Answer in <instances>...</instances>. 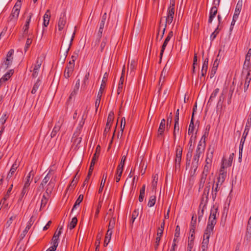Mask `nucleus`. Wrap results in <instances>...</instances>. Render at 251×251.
<instances>
[{
	"label": "nucleus",
	"instance_id": "nucleus-34",
	"mask_svg": "<svg viewBox=\"0 0 251 251\" xmlns=\"http://www.w3.org/2000/svg\"><path fill=\"white\" fill-rule=\"evenodd\" d=\"M13 74V70H10L9 72H7L0 79L2 82L7 81Z\"/></svg>",
	"mask_w": 251,
	"mask_h": 251
},
{
	"label": "nucleus",
	"instance_id": "nucleus-44",
	"mask_svg": "<svg viewBox=\"0 0 251 251\" xmlns=\"http://www.w3.org/2000/svg\"><path fill=\"white\" fill-rule=\"evenodd\" d=\"M48 202L47 195H44L41 200L40 209L43 208L46 205Z\"/></svg>",
	"mask_w": 251,
	"mask_h": 251
},
{
	"label": "nucleus",
	"instance_id": "nucleus-58",
	"mask_svg": "<svg viewBox=\"0 0 251 251\" xmlns=\"http://www.w3.org/2000/svg\"><path fill=\"white\" fill-rule=\"evenodd\" d=\"M243 5V0H238L236 5L235 10L241 11Z\"/></svg>",
	"mask_w": 251,
	"mask_h": 251
},
{
	"label": "nucleus",
	"instance_id": "nucleus-5",
	"mask_svg": "<svg viewBox=\"0 0 251 251\" xmlns=\"http://www.w3.org/2000/svg\"><path fill=\"white\" fill-rule=\"evenodd\" d=\"M20 8V5L16 3L13 8L12 12L9 17V21L10 22L15 23L17 21L19 15Z\"/></svg>",
	"mask_w": 251,
	"mask_h": 251
},
{
	"label": "nucleus",
	"instance_id": "nucleus-21",
	"mask_svg": "<svg viewBox=\"0 0 251 251\" xmlns=\"http://www.w3.org/2000/svg\"><path fill=\"white\" fill-rule=\"evenodd\" d=\"M209 237L207 235H203V239L201 244V250L202 251H206L209 243Z\"/></svg>",
	"mask_w": 251,
	"mask_h": 251
},
{
	"label": "nucleus",
	"instance_id": "nucleus-57",
	"mask_svg": "<svg viewBox=\"0 0 251 251\" xmlns=\"http://www.w3.org/2000/svg\"><path fill=\"white\" fill-rule=\"evenodd\" d=\"M219 32V25H218L215 31L211 34L210 38L211 40H213L217 36V35Z\"/></svg>",
	"mask_w": 251,
	"mask_h": 251
},
{
	"label": "nucleus",
	"instance_id": "nucleus-29",
	"mask_svg": "<svg viewBox=\"0 0 251 251\" xmlns=\"http://www.w3.org/2000/svg\"><path fill=\"white\" fill-rule=\"evenodd\" d=\"M62 229V227H61L58 231H56L54 234V235L52 237V242L53 243H56V244H57V245H58V239H59V237L60 236V235L61 234V230Z\"/></svg>",
	"mask_w": 251,
	"mask_h": 251
},
{
	"label": "nucleus",
	"instance_id": "nucleus-41",
	"mask_svg": "<svg viewBox=\"0 0 251 251\" xmlns=\"http://www.w3.org/2000/svg\"><path fill=\"white\" fill-rule=\"evenodd\" d=\"M115 225V218H113L110 220L108 230L107 231L110 232L111 231H112V229L114 228Z\"/></svg>",
	"mask_w": 251,
	"mask_h": 251
},
{
	"label": "nucleus",
	"instance_id": "nucleus-51",
	"mask_svg": "<svg viewBox=\"0 0 251 251\" xmlns=\"http://www.w3.org/2000/svg\"><path fill=\"white\" fill-rule=\"evenodd\" d=\"M213 151H214L213 149H211L210 147H209L207 151L206 158L212 159L213 156Z\"/></svg>",
	"mask_w": 251,
	"mask_h": 251
},
{
	"label": "nucleus",
	"instance_id": "nucleus-55",
	"mask_svg": "<svg viewBox=\"0 0 251 251\" xmlns=\"http://www.w3.org/2000/svg\"><path fill=\"white\" fill-rule=\"evenodd\" d=\"M14 53V50L13 49H11L7 53L6 55V57L5 59H9L11 60V61H13V55Z\"/></svg>",
	"mask_w": 251,
	"mask_h": 251
},
{
	"label": "nucleus",
	"instance_id": "nucleus-36",
	"mask_svg": "<svg viewBox=\"0 0 251 251\" xmlns=\"http://www.w3.org/2000/svg\"><path fill=\"white\" fill-rule=\"evenodd\" d=\"M106 178H107V173H106L105 174H104L103 175L102 179L101 180V183H100V188L99 189V193H101L102 190H103V187H104V184H105V181H106Z\"/></svg>",
	"mask_w": 251,
	"mask_h": 251
},
{
	"label": "nucleus",
	"instance_id": "nucleus-49",
	"mask_svg": "<svg viewBox=\"0 0 251 251\" xmlns=\"http://www.w3.org/2000/svg\"><path fill=\"white\" fill-rule=\"evenodd\" d=\"M32 41V37H28L26 40L25 46V52L27 51L28 49L29 48L30 45L31 44Z\"/></svg>",
	"mask_w": 251,
	"mask_h": 251
},
{
	"label": "nucleus",
	"instance_id": "nucleus-33",
	"mask_svg": "<svg viewBox=\"0 0 251 251\" xmlns=\"http://www.w3.org/2000/svg\"><path fill=\"white\" fill-rule=\"evenodd\" d=\"M18 167V164L15 162L12 166L11 168L7 175V178H10L14 174Z\"/></svg>",
	"mask_w": 251,
	"mask_h": 251
},
{
	"label": "nucleus",
	"instance_id": "nucleus-23",
	"mask_svg": "<svg viewBox=\"0 0 251 251\" xmlns=\"http://www.w3.org/2000/svg\"><path fill=\"white\" fill-rule=\"evenodd\" d=\"M136 66H137V62L136 61H135V60H132L129 65H128V70H130V75H131V76H133L134 74V71L136 69ZM128 72V71H127V72Z\"/></svg>",
	"mask_w": 251,
	"mask_h": 251
},
{
	"label": "nucleus",
	"instance_id": "nucleus-38",
	"mask_svg": "<svg viewBox=\"0 0 251 251\" xmlns=\"http://www.w3.org/2000/svg\"><path fill=\"white\" fill-rule=\"evenodd\" d=\"M193 149L189 148L188 151L186 155V166L189 165L190 164L191 159L192 156Z\"/></svg>",
	"mask_w": 251,
	"mask_h": 251
},
{
	"label": "nucleus",
	"instance_id": "nucleus-9",
	"mask_svg": "<svg viewBox=\"0 0 251 251\" xmlns=\"http://www.w3.org/2000/svg\"><path fill=\"white\" fill-rule=\"evenodd\" d=\"M114 113L113 112H109L107 118V123L104 130V135L106 136V134L109 131L111 126L112 125L114 120Z\"/></svg>",
	"mask_w": 251,
	"mask_h": 251
},
{
	"label": "nucleus",
	"instance_id": "nucleus-43",
	"mask_svg": "<svg viewBox=\"0 0 251 251\" xmlns=\"http://www.w3.org/2000/svg\"><path fill=\"white\" fill-rule=\"evenodd\" d=\"M158 180V176L157 175H155L153 176L152 181L151 183V188L152 190H154L156 188L157 183Z\"/></svg>",
	"mask_w": 251,
	"mask_h": 251
},
{
	"label": "nucleus",
	"instance_id": "nucleus-46",
	"mask_svg": "<svg viewBox=\"0 0 251 251\" xmlns=\"http://www.w3.org/2000/svg\"><path fill=\"white\" fill-rule=\"evenodd\" d=\"M207 176V175L202 174L200 182V189L203 187Z\"/></svg>",
	"mask_w": 251,
	"mask_h": 251
},
{
	"label": "nucleus",
	"instance_id": "nucleus-16",
	"mask_svg": "<svg viewBox=\"0 0 251 251\" xmlns=\"http://www.w3.org/2000/svg\"><path fill=\"white\" fill-rule=\"evenodd\" d=\"M182 150L180 147L177 148L176 150V167H178L180 165V162L181 160Z\"/></svg>",
	"mask_w": 251,
	"mask_h": 251
},
{
	"label": "nucleus",
	"instance_id": "nucleus-25",
	"mask_svg": "<svg viewBox=\"0 0 251 251\" xmlns=\"http://www.w3.org/2000/svg\"><path fill=\"white\" fill-rule=\"evenodd\" d=\"M55 184L51 179L48 184L47 188L46 190V194L47 196H49L50 194L54 188Z\"/></svg>",
	"mask_w": 251,
	"mask_h": 251
},
{
	"label": "nucleus",
	"instance_id": "nucleus-17",
	"mask_svg": "<svg viewBox=\"0 0 251 251\" xmlns=\"http://www.w3.org/2000/svg\"><path fill=\"white\" fill-rule=\"evenodd\" d=\"M75 33L74 32L73 33V34L71 37L70 42L69 45H68V46H66V47L64 46L63 48H61V49H62L63 51H64L63 55H64V58H66V57H67L68 52L71 49V47L72 45V42H73V41L74 37H75Z\"/></svg>",
	"mask_w": 251,
	"mask_h": 251
},
{
	"label": "nucleus",
	"instance_id": "nucleus-50",
	"mask_svg": "<svg viewBox=\"0 0 251 251\" xmlns=\"http://www.w3.org/2000/svg\"><path fill=\"white\" fill-rule=\"evenodd\" d=\"M78 178H76V175L75 176L74 179L72 181L71 184L69 186L68 189H73L75 186L76 185L77 182Z\"/></svg>",
	"mask_w": 251,
	"mask_h": 251
},
{
	"label": "nucleus",
	"instance_id": "nucleus-47",
	"mask_svg": "<svg viewBox=\"0 0 251 251\" xmlns=\"http://www.w3.org/2000/svg\"><path fill=\"white\" fill-rule=\"evenodd\" d=\"M179 131V123H176L175 122V126H174V133L173 135L174 139H176V133H178Z\"/></svg>",
	"mask_w": 251,
	"mask_h": 251
},
{
	"label": "nucleus",
	"instance_id": "nucleus-11",
	"mask_svg": "<svg viewBox=\"0 0 251 251\" xmlns=\"http://www.w3.org/2000/svg\"><path fill=\"white\" fill-rule=\"evenodd\" d=\"M171 68V64H169V62L168 61L167 63L166 64L165 67H164L159 79V85H160V83L161 81V79H163V82L165 81V78L166 76L168 75V73L169 72V70Z\"/></svg>",
	"mask_w": 251,
	"mask_h": 251
},
{
	"label": "nucleus",
	"instance_id": "nucleus-26",
	"mask_svg": "<svg viewBox=\"0 0 251 251\" xmlns=\"http://www.w3.org/2000/svg\"><path fill=\"white\" fill-rule=\"evenodd\" d=\"M61 126V124L59 122L56 123L54 126L53 130L50 134V136L51 138L55 137L58 131L60 130V127Z\"/></svg>",
	"mask_w": 251,
	"mask_h": 251
},
{
	"label": "nucleus",
	"instance_id": "nucleus-32",
	"mask_svg": "<svg viewBox=\"0 0 251 251\" xmlns=\"http://www.w3.org/2000/svg\"><path fill=\"white\" fill-rule=\"evenodd\" d=\"M112 234V231H111L110 232L107 231V232H106L105 236L104 241V246L105 247L107 246L108 245V243H109V242L111 240Z\"/></svg>",
	"mask_w": 251,
	"mask_h": 251
},
{
	"label": "nucleus",
	"instance_id": "nucleus-59",
	"mask_svg": "<svg viewBox=\"0 0 251 251\" xmlns=\"http://www.w3.org/2000/svg\"><path fill=\"white\" fill-rule=\"evenodd\" d=\"M79 88L74 87L73 91L71 92V95L69 98V100H70L72 97L75 96L78 91Z\"/></svg>",
	"mask_w": 251,
	"mask_h": 251
},
{
	"label": "nucleus",
	"instance_id": "nucleus-10",
	"mask_svg": "<svg viewBox=\"0 0 251 251\" xmlns=\"http://www.w3.org/2000/svg\"><path fill=\"white\" fill-rule=\"evenodd\" d=\"M66 19L65 12H62L60 15L57 24V26L59 31H61L64 28L66 24Z\"/></svg>",
	"mask_w": 251,
	"mask_h": 251
},
{
	"label": "nucleus",
	"instance_id": "nucleus-3",
	"mask_svg": "<svg viewBox=\"0 0 251 251\" xmlns=\"http://www.w3.org/2000/svg\"><path fill=\"white\" fill-rule=\"evenodd\" d=\"M108 77V74L106 73L104 74L103 79L102 80V83L100 85V88L99 91L97 95V99L95 101V107L96 108V110H97L98 108L99 107L101 100V98L102 96V92L105 88L106 83L107 81Z\"/></svg>",
	"mask_w": 251,
	"mask_h": 251
},
{
	"label": "nucleus",
	"instance_id": "nucleus-20",
	"mask_svg": "<svg viewBox=\"0 0 251 251\" xmlns=\"http://www.w3.org/2000/svg\"><path fill=\"white\" fill-rule=\"evenodd\" d=\"M234 153H232L230 154L228 160H226V159H223V166L224 168L230 166L232 163V160L234 157Z\"/></svg>",
	"mask_w": 251,
	"mask_h": 251
},
{
	"label": "nucleus",
	"instance_id": "nucleus-8",
	"mask_svg": "<svg viewBox=\"0 0 251 251\" xmlns=\"http://www.w3.org/2000/svg\"><path fill=\"white\" fill-rule=\"evenodd\" d=\"M43 62L42 58L38 57L36 62V64L34 65V68L32 71V77L36 78L39 74V69L41 67Z\"/></svg>",
	"mask_w": 251,
	"mask_h": 251
},
{
	"label": "nucleus",
	"instance_id": "nucleus-53",
	"mask_svg": "<svg viewBox=\"0 0 251 251\" xmlns=\"http://www.w3.org/2000/svg\"><path fill=\"white\" fill-rule=\"evenodd\" d=\"M194 122L192 121L190 122L189 128H188V134L189 135L192 134L194 132Z\"/></svg>",
	"mask_w": 251,
	"mask_h": 251
},
{
	"label": "nucleus",
	"instance_id": "nucleus-48",
	"mask_svg": "<svg viewBox=\"0 0 251 251\" xmlns=\"http://www.w3.org/2000/svg\"><path fill=\"white\" fill-rule=\"evenodd\" d=\"M72 140L74 144H76V146H77L78 144L80 143L81 141V138L79 137V136H75V135L74 134Z\"/></svg>",
	"mask_w": 251,
	"mask_h": 251
},
{
	"label": "nucleus",
	"instance_id": "nucleus-22",
	"mask_svg": "<svg viewBox=\"0 0 251 251\" xmlns=\"http://www.w3.org/2000/svg\"><path fill=\"white\" fill-rule=\"evenodd\" d=\"M50 10H47L46 13L44 14L43 17V25L44 26L47 27L50 22Z\"/></svg>",
	"mask_w": 251,
	"mask_h": 251
},
{
	"label": "nucleus",
	"instance_id": "nucleus-7",
	"mask_svg": "<svg viewBox=\"0 0 251 251\" xmlns=\"http://www.w3.org/2000/svg\"><path fill=\"white\" fill-rule=\"evenodd\" d=\"M210 182H208L203 191V195L201 200V202L200 204V208L201 207L202 205H203V207H205L208 202V194L210 190Z\"/></svg>",
	"mask_w": 251,
	"mask_h": 251
},
{
	"label": "nucleus",
	"instance_id": "nucleus-45",
	"mask_svg": "<svg viewBox=\"0 0 251 251\" xmlns=\"http://www.w3.org/2000/svg\"><path fill=\"white\" fill-rule=\"evenodd\" d=\"M219 88H216L214 90V91L212 93L210 97V98L209 99V100H208V103H209L210 101H212L213 100V99H214L217 94L219 93Z\"/></svg>",
	"mask_w": 251,
	"mask_h": 251
},
{
	"label": "nucleus",
	"instance_id": "nucleus-14",
	"mask_svg": "<svg viewBox=\"0 0 251 251\" xmlns=\"http://www.w3.org/2000/svg\"><path fill=\"white\" fill-rule=\"evenodd\" d=\"M216 223H215L214 221H209L208 222L207 226L206 229L205 231L204 235H207L208 237H210L211 233H212L214 227Z\"/></svg>",
	"mask_w": 251,
	"mask_h": 251
},
{
	"label": "nucleus",
	"instance_id": "nucleus-62",
	"mask_svg": "<svg viewBox=\"0 0 251 251\" xmlns=\"http://www.w3.org/2000/svg\"><path fill=\"white\" fill-rule=\"evenodd\" d=\"M161 237L162 236H157V237L155 239V246H154V248H155V250H156L158 249Z\"/></svg>",
	"mask_w": 251,
	"mask_h": 251
},
{
	"label": "nucleus",
	"instance_id": "nucleus-19",
	"mask_svg": "<svg viewBox=\"0 0 251 251\" xmlns=\"http://www.w3.org/2000/svg\"><path fill=\"white\" fill-rule=\"evenodd\" d=\"M248 72H251V61H245L243 67L242 75L244 76V73Z\"/></svg>",
	"mask_w": 251,
	"mask_h": 251
},
{
	"label": "nucleus",
	"instance_id": "nucleus-52",
	"mask_svg": "<svg viewBox=\"0 0 251 251\" xmlns=\"http://www.w3.org/2000/svg\"><path fill=\"white\" fill-rule=\"evenodd\" d=\"M244 75H245V82L246 84L250 83L251 80V72H246V73H244Z\"/></svg>",
	"mask_w": 251,
	"mask_h": 251
},
{
	"label": "nucleus",
	"instance_id": "nucleus-31",
	"mask_svg": "<svg viewBox=\"0 0 251 251\" xmlns=\"http://www.w3.org/2000/svg\"><path fill=\"white\" fill-rule=\"evenodd\" d=\"M41 84V80L39 78L37 80L36 82L34 83V86L33 87V88H32V89L31 90V93L32 94H35L37 92V91L38 89H39Z\"/></svg>",
	"mask_w": 251,
	"mask_h": 251
},
{
	"label": "nucleus",
	"instance_id": "nucleus-24",
	"mask_svg": "<svg viewBox=\"0 0 251 251\" xmlns=\"http://www.w3.org/2000/svg\"><path fill=\"white\" fill-rule=\"evenodd\" d=\"M165 126V120L164 119H162L161 121L159 128L157 131L158 136H162L163 134Z\"/></svg>",
	"mask_w": 251,
	"mask_h": 251
},
{
	"label": "nucleus",
	"instance_id": "nucleus-63",
	"mask_svg": "<svg viewBox=\"0 0 251 251\" xmlns=\"http://www.w3.org/2000/svg\"><path fill=\"white\" fill-rule=\"evenodd\" d=\"M208 58H206L205 59V60L203 63V65H202L201 69H203V70L207 71V68H208Z\"/></svg>",
	"mask_w": 251,
	"mask_h": 251
},
{
	"label": "nucleus",
	"instance_id": "nucleus-1",
	"mask_svg": "<svg viewBox=\"0 0 251 251\" xmlns=\"http://www.w3.org/2000/svg\"><path fill=\"white\" fill-rule=\"evenodd\" d=\"M226 176V172L224 170V167H222L220 169L219 176L218 178V181L216 184V187L214 188V186L212 190V199L214 201L216 197L217 192L220 190L221 186L225 180Z\"/></svg>",
	"mask_w": 251,
	"mask_h": 251
},
{
	"label": "nucleus",
	"instance_id": "nucleus-54",
	"mask_svg": "<svg viewBox=\"0 0 251 251\" xmlns=\"http://www.w3.org/2000/svg\"><path fill=\"white\" fill-rule=\"evenodd\" d=\"M17 218V215H13L12 216H11L9 220L7 221V223H6V226L7 227H8L9 226H10L11 225V224H12V222L16 219V218Z\"/></svg>",
	"mask_w": 251,
	"mask_h": 251
},
{
	"label": "nucleus",
	"instance_id": "nucleus-27",
	"mask_svg": "<svg viewBox=\"0 0 251 251\" xmlns=\"http://www.w3.org/2000/svg\"><path fill=\"white\" fill-rule=\"evenodd\" d=\"M251 126V114L250 115H249V116L248 117L247 122V123H246V125L245 126V130H244V131L243 133V135L246 134L245 136H247V135L249 132V131Z\"/></svg>",
	"mask_w": 251,
	"mask_h": 251
},
{
	"label": "nucleus",
	"instance_id": "nucleus-40",
	"mask_svg": "<svg viewBox=\"0 0 251 251\" xmlns=\"http://www.w3.org/2000/svg\"><path fill=\"white\" fill-rule=\"evenodd\" d=\"M165 226V221L163 220V222L161 223L160 226L158 228L157 236H162L163 230Z\"/></svg>",
	"mask_w": 251,
	"mask_h": 251
},
{
	"label": "nucleus",
	"instance_id": "nucleus-18",
	"mask_svg": "<svg viewBox=\"0 0 251 251\" xmlns=\"http://www.w3.org/2000/svg\"><path fill=\"white\" fill-rule=\"evenodd\" d=\"M217 5H214L211 8L210 11L209 17L208 22L209 24H211L217 13Z\"/></svg>",
	"mask_w": 251,
	"mask_h": 251
},
{
	"label": "nucleus",
	"instance_id": "nucleus-4",
	"mask_svg": "<svg viewBox=\"0 0 251 251\" xmlns=\"http://www.w3.org/2000/svg\"><path fill=\"white\" fill-rule=\"evenodd\" d=\"M34 172L33 170H31L29 173L28 176L26 177V181L25 183L24 186L23 187V188L22 189L21 196H20V199H21L27 193L28 188L30 186V182L31 180H32L33 177L34 175Z\"/></svg>",
	"mask_w": 251,
	"mask_h": 251
},
{
	"label": "nucleus",
	"instance_id": "nucleus-12",
	"mask_svg": "<svg viewBox=\"0 0 251 251\" xmlns=\"http://www.w3.org/2000/svg\"><path fill=\"white\" fill-rule=\"evenodd\" d=\"M85 111L84 112V113L82 116L81 120L79 122V123L78 126L76 127V131L74 133L75 136H79L82 127L84 124V123H85V119L86 118V117H85Z\"/></svg>",
	"mask_w": 251,
	"mask_h": 251
},
{
	"label": "nucleus",
	"instance_id": "nucleus-6",
	"mask_svg": "<svg viewBox=\"0 0 251 251\" xmlns=\"http://www.w3.org/2000/svg\"><path fill=\"white\" fill-rule=\"evenodd\" d=\"M174 13L175 10H172V8H168V15L166 18V24L165 25L164 27L162 30L160 39H162L163 37L167 26V24H168L170 25L172 23L174 18Z\"/></svg>",
	"mask_w": 251,
	"mask_h": 251
},
{
	"label": "nucleus",
	"instance_id": "nucleus-28",
	"mask_svg": "<svg viewBox=\"0 0 251 251\" xmlns=\"http://www.w3.org/2000/svg\"><path fill=\"white\" fill-rule=\"evenodd\" d=\"M33 217H31L29 220V221L28 222L27 225L25 227V230L23 231V233L21 234V236H23V237H25L26 233H27L29 229L30 228L31 226L32 225L33 223V221L32 220Z\"/></svg>",
	"mask_w": 251,
	"mask_h": 251
},
{
	"label": "nucleus",
	"instance_id": "nucleus-13",
	"mask_svg": "<svg viewBox=\"0 0 251 251\" xmlns=\"http://www.w3.org/2000/svg\"><path fill=\"white\" fill-rule=\"evenodd\" d=\"M74 68V65L69 63L66 67L64 75L66 78H68L72 74Z\"/></svg>",
	"mask_w": 251,
	"mask_h": 251
},
{
	"label": "nucleus",
	"instance_id": "nucleus-60",
	"mask_svg": "<svg viewBox=\"0 0 251 251\" xmlns=\"http://www.w3.org/2000/svg\"><path fill=\"white\" fill-rule=\"evenodd\" d=\"M12 187H13V185L12 184V185H11L10 187L8 189L6 194L4 196V198H3V200L4 201H6V200H7L9 198V197L10 195L11 191L12 189Z\"/></svg>",
	"mask_w": 251,
	"mask_h": 251
},
{
	"label": "nucleus",
	"instance_id": "nucleus-2",
	"mask_svg": "<svg viewBox=\"0 0 251 251\" xmlns=\"http://www.w3.org/2000/svg\"><path fill=\"white\" fill-rule=\"evenodd\" d=\"M203 137H204V136H202L201 140L202 139ZM205 145L204 141H203V145H202L201 140L199 143V144L197 146V149L196 151L195 154L194 156L193 160L192 161V162L194 163V167H196L197 165H199V159L201 156V153L203 152V151L204 150Z\"/></svg>",
	"mask_w": 251,
	"mask_h": 251
},
{
	"label": "nucleus",
	"instance_id": "nucleus-42",
	"mask_svg": "<svg viewBox=\"0 0 251 251\" xmlns=\"http://www.w3.org/2000/svg\"><path fill=\"white\" fill-rule=\"evenodd\" d=\"M156 202V197L154 196H151L150 197L148 205L149 207H151L153 206Z\"/></svg>",
	"mask_w": 251,
	"mask_h": 251
},
{
	"label": "nucleus",
	"instance_id": "nucleus-15",
	"mask_svg": "<svg viewBox=\"0 0 251 251\" xmlns=\"http://www.w3.org/2000/svg\"><path fill=\"white\" fill-rule=\"evenodd\" d=\"M218 211V207L214 205L210 210V214L208 219L209 221H214L215 223L216 221V214Z\"/></svg>",
	"mask_w": 251,
	"mask_h": 251
},
{
	"label": "nucleus",
	"instance_id": "nucleus-37",
	"mask_svg": "<svg viewBox=\"0 0 251 251\" xmlns=\"http://www.w3.org/2000/svg\"><path fill=\"white\" fill-rule=\"evenodd\" d=\"M145 189L146 185L144 184L140 190V194L139 197V201L140 202H142L143 201L144 198L145 196Z\"/></svg>",
	"mask_w": 251,
	"mask_h": 251
},
{
	"label": "nucleus",
	"instance_id": "nucleus-56",
	"mask_svg": "<svg viewBox=\"0 0 251 251\" xmlns=\"http://www.w3.org/2000/svg\"><path fill=\"white\" fill-rule=\"evenodd\" d=\"M138 215V211L137 210H134L132 212L131 223L133 224L135 220L137 217Z\"/></svg>",
	"mask_w": 251,
	"mask_h": 251
},
{
	"label": "nucleus",
	"instance_id": "nucleus-61",
	"mask_svg": "<svg viewBox=\"0 0 251 251\" xmlns=\"http://www.w3.org/2000/svg\"><path fill=\"white\" fill-rule=\"evenodd\" d=\"M49 174H48L43 179L42 183L41 184V185L42 186V187H44L45 185L47 184V183L49 181V180L50 179V177L48 176Z\"/></svg>",
	"mask_w": 251,
	"mask_h": 251
},
{
	"label": "nucleus",
	"instance_id": "nucleus-64",
	"mask_svg": "<svg viewBox=\"0 0 251 251\" xmlns=\"http://www.w3.org/2000/svg\"><path fill=\"white\" fill-rule=\"evenodd\" d=\"M246 236L247 238L251 237V226L247 225Z\"/></svg>",
	"mask_w": 251,
	"mask_h": 251
},
{
	"label": "nucleus",
	"instance_id": "nucleus-30",
	"mask_svg": "<svg viewBox=\"0 0 251 251\" xmlns=\"http://www.w3.org/2000/svg\"><path fill=\"white\" fill-rule=\"evenodd\" d=\"M104 25H105L104 23L100 22L99 28L98 32L97 34V38L98 39V41H100V40L102 36Z\"/></svg>",
	"mask_w": 251,
	"mask_h": 251
},
{
	"label": "nucleus",
	"instance_id": "nucleus-39",
	"mask_svg": "<svg viewBox=\"0 0 251 251\" xmlns=\"http://www.w3.org/2000/svg\"><path fill=\"white\" fill-rule=\"evenodd\" d=\"M77 223V219L76 217L72 218L71 222L69 223L68 227L70 229H73L76 225Z\"/></svg>",
	"mask_w": 251,
	"mask_h": 251
},
{
	"label": "nucleus",
	"instance_id": "nucleus-35",
	"mask_svg": "<svg viewBox=\"0 0 251 251\" xmlns=\"http://www.w3.org/2000/svg\"><path fill=\"white\" fill-rule=\"evenodd\" d=\"M173 32L172 31H170L169 32V33H168L167 36L166 37L163 45H162V46H163V48L164 49H165L169 41L170 40L171 38L173 37Z\"/></svg>",
	"mask_w": 251,
	"mask_h": 251
}]
</instances>
